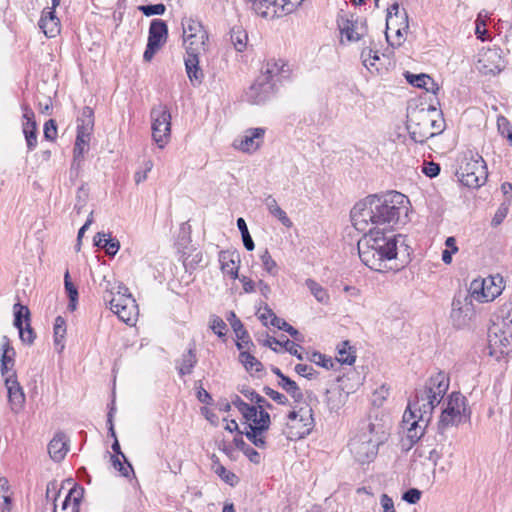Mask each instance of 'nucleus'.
Masks as SVG:
<instances>
[{"label": "nucleus", "mask_w": 512, "mask_h": 512, "mask_svg": "<svg viewBox=\"0 0 512 512\" xmlns=\"http://www.w3.org/2000/svg\"><path fill=\"white\" fill-rule=\"evenodd\" d=\"M426 427L427 425L423 424L419 418L411 422L410 426L407 428V438L411 442V445L417 443L422 438Z\"/></svg>", "instance_id": "39"}, {"label": "nucleus", "mask_w": 512, "mask_h": 512, "mask_svg": "<svg viewBox=\"0 0 512 512\" xmlns=\"http://www.w3.org/2000/svg\"><path fill=\"white\" fill-rule=\"evenodd\" d=\"M0 350L2 352L1 363L13 367L15 363L14 357L16 353L14 348L11 346L10 340L7 336L2 337Z\"/></svg>", "instance_id": "37"}, {"label": "nucleus", "mask_w": 512, "mask_h": 512, "mask_svg": "<svg viewBox=\"0 0 512 512\" xmlns=\"http://www.w3.org/2000/svg\"><path fill=\"white\" fill-rule=\"evenodd\" d=\"M138 10L141 11L145 16L162 15L164 14L166 7L162 3L140 5Z\"/></svg>", "instance_id": "49"}, {"label": "nucleus", "mask_w": 512, "mask_h": 512, "mask_svg": "<svg viewBox=\"0 0 512 512\" xmlns=\"http://www.w3.org/2000/svg\"><path fill=\"white\" fill-rule=\"evenodd\" d=\"M66 334V321L63 317L58 316L54 323V342L56 346H60V350L64 348L63 339Z\"/></svg>", "instance_id": "42"}, {"label": "nucleus", "mask_w": 512, "mask_h": 512, "mask_svg": "<svg viewBox=\"0 0 512 512\" xmlns=\"http://www.w3.org/2000/svg\"><path fill=\"white\" fill-rule=\"evenodd\" d=\"M265 310L271 316L270 325L278 328L279 330L287 332L291 337H293L297 341H303V335L296 328H294L292 325L286 322L284 319L277 317L273 310L267 304H265Z\"/></svg>", "instance_id": "26"}, {"label": "nucleus", "mask_w": 512, "mask_h": 512, "mask_svg": "<svg viewBox=\"0 0 512 512\" xmlns=\"http://www.w3.org/2000/svg\"><path fill=\"white\" fill-rule=\"evenodd\" d=\"M218 260L224 274L229 275L232 279L239 278L240 255L237 251L222 250L219 252Z\"/></svg>", "instance_id": "20"}, {"label": "nucleus", "mask_w": 512, "mask_h": 512, "mask_svg": "<svg viewBox=\"0 0 512 512\" xmlns=\"http://www.w3.org/2000/svg\"><path fill=\"white\" fill-rule=\"evenodd\" d=\"M66 486H70V488L64 501H69L71 505L79 508L84 496V488L79 484L74 483L72 479H67L61 484V488H65Z\"/></svg>", "instance_id": "27"}, {"label": "nucleus", "mask_w": 512, "mask_h": 512, "mask_svg": "<svg viewBox=\"0 0 512 512\" xmlns=\"http://www.w3.org/2000/svg\"><path fill=\"white\" fill-rule=\"evenodd\" d=\"M111 461L113 467L118 470L122 476L128 477L130 472H133L132 465L128 462V460H124L122 462L117 456H111Z\"/></svg>", "instance_id": "51"}, {"label": "nucleus", "mask_w": 512, "mask_h": 512, "mask_svg": "<svg viewBox=\"0 0 512 512\" xmlns=\"http://www.w3.org/2000/svg\"><path fill=\"white\" fill-rule=\"evenodd\" d=\"M182 27L184 39H191L200 34L207 33L201 22L193 18H184L182 20Z\"/></svg>", "instance_id": "32"}, {"label": "nucleus", "mask_w": 512, "mask_h": 512, "mask_svg": "<svg viewBox=\"0 0 512 512\" xmlns=\"http://www.w3.org/2000/svg\"><path fill=\"white\" fill-rule=\"evenodd\" d=\"M232 404L239 410L242 416H246L247 414L254 415V406L244 402L238 395L234 396L232 399Z\"/></svg>", "instance_id": "55"}, {"label": "nucleus", "mask_w": 512, "mask_h": 512, "mask_svg": "<svg viewBox=\"0 0 512 512\" xmlns=\"http://www.w3.org/2000/svg\"><path fill=\"white\" fill-rule=\"evenodd\" d=\"M214 471L225 483L231 486L238 483V477L233 472L227 470L224 466L218 465Z\"/></svg>", "instance_id": "47"}, {"label": "nucleus", "mask_w": 512, "mask_h": 512, "mask_svg": "<svg viewBox=\"0 0 512 512\" xmlns=\"http://www.w3.org/2000/svg\"><path fill=\"white\" fill-rule=\"evenodd\" d=\"M108 301L111 311L124 323L131 325L137 320L138 306L125 286L119 284L117 294Z\"/></svg>", "instance_id": "11"}, {"label": "nucleus", "mask_w": 512, "mask_h": 512, "mask_svg": "<svg viewBox=\"0 0 512 512\" xmlns=\"http://www.w3.org/2000/svg\"><path fill=\"white\" fill-rule=\"evenodd\" d=\"M17 329L19 330V337L23 343H26L28 345L33 344L36 335L30 325V322L26 323L25 327L23 325L21 327H18Z\"/></svg>", "instance_id": "52"}, {"label": "nucleus", "mask_w": 512, "mask_h": 512, "mask_svg": "<svg viewBox=\"0 0 512 512\" xmlns=\"http://www.w3.org/2000/svg\"><path fill=\"white\" fill-rule=\"evenodd\" d=\"M433 115H438L436 108L433 106L413 108L408 111L407 129L410 138L415 143L423 144L429 138L434 137V132L430 128L433 123Z\"/></svg>", "instance_id": "6"}, {"label": "nucleus", "mask_w": 512, "mask_h": 512, "mask_svg": "<svg viewBox=\"0 0 512 512\" xmlns=\"http://www.w3.org/2000/svg\"><path fill=\"white\" fill-rule=\"evenodd\" d=\"M152 121V137L159 148H163L170 139L171 113L164 104L154 106L150 113Z\"/></svg>", "instance_id": "12"}, {"label": "nucleus", "mask_w": 512, "mask_h": 512, "mask_svg": "<svg viewBox=\"0 0 512 512\" xmlns=\"http://www.w3.org/2000/svg\"><path fill=\"white\" fill-rule=\"evenodd\" d=\"M120 248V243L116 238H108L103 243L102 249L106 251L109 256H114Z\"/></svg>", "instance_id": "61"}, {"label": "nucleus", "mask_w": 512, "mask_h": 512, "mask_svg": "<svg viewBox=\"0 0 512 512\" xmlns=\"http://www.w3.org/2000/svg\"><path fill=\"white\" fill-rule=\"evenodd\" d=\"M94 128V111L91 107H83L80 116L77 118V131L91 134Z\"/></svg>", "instance_id": "30"}, {"label": "nucleus", "mask_w": 512, "mask_h": 512, "mask_svg": "<svg viewBox=\"0 0 512 512\" xmlns=\"http://www.w3.org/2000/svg\"><path fill=\"white\" fill-rule=\"evenodd\" d=\"M466 398L460 392H453L446 402L438 421V431H444L452 426H457L466 417Z\"/></svg>", "instance_id": "9"}, {"label": "nucleus", "mask_w": 512, "mask_h": 512, "mask_svg": "<svg viewBox=\"0 0 512 512\" xmlns=\"http://www.w3.org/2000/svg\"><path fill=\"white\" fill-rule=\"evenodd\" d=\"M295 371L300 376H303L307 379H313L316 376V371L313 369L312 366L307 364H297L295 366Z\"/></svg>", "instance_id": "60"}, {"label": "nucleus", "mask_w": 512, "mask_h": 512, "mask_svg": "<svg viewBox=\"0 0 512 512\" xmlns=\"http://www.w3.org/2000/svg\"><path fill=\"white\" fill-rule=\"evenodd\" d=\"M458 181L469 188H479L488 178L487 165L483 157L473 151L464 152L458 158L455 171Z\"/></svg>", "instance_id": "5"}, {"label": "nucleus", "mask_w": 512, "mask_h": 512, "mask_svg": "<svg viewBox=\"0 0 512 512\" xmlns=\"http://www.w3.org/2000/svg\"><path fill=\"white\" fill-rule=\"evenodd\" d=\"M504 279L500 274L474 279L470 283L469 297L480 303L493 301L504 289Z\"/></svg>", "instance_id": "7"}, {"label": "nucleus", "mask_w": 512, "mask_h": 512, "mask_svg": "<svg viewBox=\"0 0 512 512\" xmlns=\"http://www.w3.org/2000/svg\"><path fill=\"white\" fill-rule=\"evenodd\" d=\"M361 58L363 61V64L368 66H374V61L379 60L378 52L372 50L371 48H364L361 52Z\"/></svg>", "instance_id": "56"}, {"label": "nucleus", "mask_w": 512, "mask_h": 512, "mask_svg": "<svg viewBox=\"0 0 512 512\" xmlns=\"http://www.w3.org/2000/svg\"><path fill=\"white\" fill-rule=\"evenodd\" d=\"M449 388V378L443 372L431 376L426 384L415 390L413 399L409 400L413 411L419 412V419L428 425L434 408L441 402Z\"/></svg>", "instance_id": "4"}, {"label": "nucleus", "mask_w": 512, "mask_h": 512, "mask_svg": "<svg viewBox=\"0 0 512 512\" xmlns=\"http://www.w3.org/2000/svg\"><path fill=\"white\" fill-rule=\"evenodd\" d=\"M5 386L7 388L8 400L11 405V409L14 412H18L25 402V395L19 382L17 381L15 372L6 376Z\"/></svg>", "instance_id": "19"}, {"label": "nucleus", "mask_w": 512, "mask_h": 512, "mask_svg": "<svg viewBox=\"0 0 512 512\" xmlns=\"http://www.w3.org/2000/svg\"><path fill=\"white\" fill-rule=\"evenodd\" d=\"M208 40V34H200L191 39H184V43L186 46V54L199 56L201 53L206 50V41Z\"/></svg>", "instance_id": "29"}, {"label": "nucleus", "mask_w": 512, "mask_h": 512, "mask_svg": "<svg viewBox=\"0 0 512 512\" xmlns=\"http://www.w3.org/2000/svg\"><path fill=\"white\" fill-rule=\"evenodd\" d=\"M488 347L490 355L497 358L512 352V318L493 324L488 333Z\"/></svg>", "instance_id": "10"}, {"label": "nucleus", "mask_w": 512, "mask_h": 512, "mask_svg": "<svg viewBox=\"0 0 512 512\" xmlns=\"http://www.w3.org/2000/svg\"><path fill=\"white\" fill-rule=\"evenodd\" d=\"M287 438L301 439L307 436L313 428L312 409L300 408L299 411H291L288 414Z\"/></svg>", "instance_id": "13"}, {"label": "nucleus", "mask_w": 512, "mask_h": 512, "mask_svg": "<svg viewBox=\"0 0 512 512\" xmlns=\"http://www.w3.org/2000/svg\"><path fill=\"white\" fill-rule=\"evenodd\" d=\"M400 14V10H399V4L398 3H394L392 4L388 10H387V18H386V26H387V30H391L393 28V26H396V20L398 18L401 19V16L402 15H399Z\"/></svg>", "instance_id": "50"}, {"label": "nucleus", "mask_w": 512, "mask_h": 512, "mask_svg": "<svg viewBox=\"0 0 512 512\" xmlns=\"http://www.w3.org/2000/svg\"><path fill=\"white\" fill-rule=\"evenodd\" d=\"M168 37V26L164 20L153 19L149 27V35L143 59L151 61L156 52L166 43Z\"/></svg>", "instance_id": "15"}, {"label": "nucleus", "mask_w": 512, "mask_h": 512, "mask_svg": "<svg viewBox=\"0 0 512 512\" xmlns=\"http://www.w3.org/2000/svg\"><path fill=\"white\" fill-rule=\"evenodd\" d=\"M308 360L326 369H331L334 366L332 358L326 357V355L320 352H313Z\"/></svg>", "instance_id": "46"}, {"label": "nucleus", "mask_w": 512, "mask_h": 512, "mask_svg": "<svg viewBox=\"0 0 512 512\" xmlns=\"http://www.w3.org/2000/svg\"><path fill=\"white\" fill-rule=\"evenodd\" d=\"M385 440V433L370 419L361 420L350 438L348 447L355 460L361 464L371 462Z\"/></svg>", "instance_id": "3"}, {"label": "nucleus", "mask_w": 512, "mask_h": 512, "mask_svg": "<svg viewBox=\"0 0 512 512\" xmlns=\"http://www.w3.org/2000/svg\"><path fill=\"white\" fill-rule=\"evenodd\" d=\"M241 393L248 398L251 402L256 404L255 407L258 410H265V408L271 409L272 405L261 395H259L255 390L251 388L242 389Z\"/></svg>", "instance_id": "40"}, {"label": "nucleus", "mask_w": 512, "mask_h": 512, "mask_svg": "<svg viewBox=\"0 0 512 512\" xmlns=\"http://www.w3.org/2000/svg\"><path fill=\"white\" fill-rule=\"evenodd\" d=\"M264 135V128H249L242 136L235 139L234 147L243 152H255L262 144Z\"/></svg>", "instance_id": "18"}, {"label": "nucleus", "mask_w": 512, "mask_h": 512, "mask_svg": "<svg viewBox=\"0 0 512 512\" xmlns=\"http://www.w3.org/2000/svg\"><path fill=\"white\" fill-rule=\"evenodd\" d=\"M114 412H115V407L112 405L108 412V415H107V423L109 425V433L114 438V442L112 444V450L116 455H120L123 458V460H126V456L121 451L120 444L117 440L116 433L114 430V425H113Z\"/></svg>", "instance_id": "44"}, {"label": "nucleus", "mask_w": 512, "mask_h": 512, "mask_svg": "<svg viewBox=\"0 0 512 512\" xmlns=\"http://www.w3.org/2000/svg\"><path fill=\"white\" fill-rule=\"evenodd\" d=\"M68 452V441L63 432H57L48 444V453L55 462L62 461Z\"/></svg>", "instance_id": "24"}, {"label": "nucleus", "mask_w": 512, "mask_h": 512, "mask_svg": "<svg viewBox=\"0 0 512 512\" xmlns=\"http://www.w3.org/2000/svg\"><path fill=\"white\" fill-rule=\"evenodd\" d=\"M281 61L269 60L262 70L260 76H269V80L273 81L274 77L277 76L282 68Z\"/></svg>", "instance_id": "45"}, {"label": "nucleus", "mask_w": 512, "mask_h": 512, "mask_svg": "<svg viewBox=\"0 0 512 512\" xmlns=\"http://www.w3.org/2000/svg\"><path fill=\"white\" fill-rule=\"evenodd\" d=\"M254 415L243 416L246 420L244 435L258 448L266 447L265 432L271 424L270 414L254 406Z\"/></svg>", "instance_id": "8"}, {"label": "nucleus", "mask_w": 512, "mask_h": 512, "mask_svg": "<svg viewBox=\"0 0 512 512\" xmlns=\"http://www.w3.org/2000/svg\"><path fill=\"white\" fill-rule=\"evenodd\" d=\"M24 320L30 322V311L27 306L16 303L14 305V326L16 328L23 326Z\"/></svg>", "instance_id": "43"}, {"label": "nucleus", "mask_w": 512, "mask_h": 512, "mask_svg": "<svg viewBox=\"0 0 512 512\" xmlns=\"http://www.w3.org/2000/svg\"><path fill=\"white\" fill-rule=\"evenodd\" d=\"M509 210V205L506 203H502L497 211L495 212L494 217L492 218L491 225L494 227L499 226L503 220L506 218Z\"/></svg>", "instance_id": "58"}, {"label": "nucleus", "mask_w": 512, "mask_h": 512, "mask_svg": "<svg viewBox=\"0 0 512 512\" xmlns=\"http://www.w3.org/2000/svg\"><path fill=\"white\" fill-rule=\"evenodd\" d=\"M337 25L341 34L345 35L350 42L359 41L366 35L368 30L365 18L348 13L338 15Z\"/></svg>", "instance_id": "14"}, {"label": "nucleus", "mask_w": 512, "mask_h": 512, "mask_svg": "<svg viewBox=\"0 0 512 512\" xmlns=\"http://www.w3.org/2000/svg\"><path fill=\"white\" fill-rule=\"evenodd\" d=\"M408 198L397 191L369 195L357 202L351 210V221L356 230L390 232L407 216Z\"/></svg>", "instance_id": "1"}, {"label": "nucleus", "mask_w": 512, "mask_h": 512, "mask_svg": "<svg viewBox=\"0 0 512 512\" xmlns=\"http://www.w3.org/2000/svg\"><path fill=\"white\" fill-rule=\"evenodd\" d=\"M306 286L310 290L311 294L316 298V300L322 304H327L329 302V294L319 283H317L313 279L306 280Z\"/></svg>", "instance_id": "38"}, {"label": "nucleus", "mask_w": 512, "mask_h": 512, "mask_svg": "<svg viewBox=\"0 0 512 512\" xmlns=\"http://www.w3.org/2000/svg\"><path fill=\"white\" fill-rule=\"evenodd\" d=\"M185 68L191 84L199 86L204 79V73L199 67V56H196V54L187 55L185 57Z\"/></svg>", "instance_id": "25"}, {"label": "nucleus", "mask_w": 512, "mask_h": 512, "mask_svg": "<svg viewBox=\"0 0 512 512\" xmlns=\"http://www.w3.org/2000/svg\"><path fill=\"white\" fill-rule=\"evenodd\" d=\"M357 248L361 261L372 270L383 272L393 269L389 263L397 258L398 243L403 244V236L390 232L372 230L362 232Z\"/></svg>", "instance_id": "2"}, {"label": "nucleus", "mask_w": 512, "mask_h": 512, "mask_svg": "<svg viewBox=\"0 0 512 512\" xmlns=\"http://www.w3.org/2000/svg\"><path fill=\"white\" fill-rule=\"evenodd\" d=\"M196 364H197V357L195 354V349L189 348L187 353L183 354V356H182L181 364L178 368L179 374L181 376L191 374L192 370Z\"/></svg>", "instance_id": "34"}, {"label": "nucleus", "mask_w": 512, "mask_h": 512, "mask_svg": "<svg viewBox=\"0 0 512 512\" xmlns=\"http://www.w3.org/2000/svg\"><path fill=\"white\" fill-rule=\"evenodd\" d=\"M260 259H261V262H262V265H263V268L271 275H276L278 270H277V264L276 262L272 259L269 251L267 249H265L263 251V253L260 255Z\"/></svg>", "instance_id": "48"}, {"label": "nucleus", "mask_w": 512, "mask_h": 512, "mask_svg": "<svg viewBox=\"0 0 512 512\" xmlns=\"http://www.w3.org/2000/svg\"><path fill=\"white\" fill-rule=\"evenodd\" d=\"M253 4V8L256 11L257 14L261 15L262 17H267L268 12L266 11L271 4H275L276 0H248Z\"/></svg>", "instance_id": "53"}, {"label": "nucleus", "mask_w": 512, "mask_h": 512, "mask_svg": "<svg viewBox=\"0 0 512 512\" xmlns=\"http://www.w3.org/2000/svg\"><path fill=\"white\" fill-rule=\"evenodd\" d=\"M44 137L53 141L57 137V125L55 120L50 119L44 124Z\"/></svg>", "instance_id": "59"}, {"label": "nucleus", "mask_w": 512, "mask_h": 512, "mask_svg": "<svg viewBox=\"0 0 512 512\" xmlns=\"http://www.w3.org/2000/svg\"><path fill=\"white\" fill-rule=\"evenodd\" d=\"M480 70L484 74H498L503 69V61L496 50H488L479 59Z\"/></svg>", "instance_id": "22"}, {"label": "nucleus", "mask_w": 512, "mask_h": 512, "mask_svg": "<svg viewBox=\"0 0 512 512\" xmlns=\"http://www.w3.org/2000/svg\"><path fill=\"white\" fill-rule=\"evenodd\" d=\"M38 25L49 38L55 37L60 33V20L53 10H43Z\"/></svg>", "instance_id": "23"}, {"label": "nucleus", "mask_w": 512, "mask_h": 512, "mask_svg": "<svg viewBox=\"0 0 512 512\" xmlns=\"http://www.w3.org/2000/svg\"><path fill=\"white\" fill-rule=\"evenodd\" d=\"M421 498V492L416 488H410L402 495V499L409 504H416Z\"/></svg>", "instance_id": "63"}, {"label": "nucleus", "mask_w": 512, "mask_h": 512, "mask_svg": "<svg viewBox=\"0 0 512 512\" xmlns=\"http://www.w3.org/2000/svg\"><path fill=\"white\" fill-rule=\"evenodd\" d=\"M264 202L269 213L276 217L282 223V225H284L287 228H290L292 226V221L287 216L286 212L281 209V207L278 205L276 199L273 196L269 195Z\"/></svg>", "instance_id": "28"}, {"label": "nucleus", "mask_w": 512, "mask_h": 512, "mask_svg": "<svg viewBox=\"0 0 512 512\" xmlns=\"http://www.w3.org/2000/svg\"><path fill=\"white\" fill-rule=\"evenodd\" d=\"M230 40L236 51L243 52L247 46L248 34L241 26H234L230 30Z\"/></svg>", "instance_id": "33"}, {"label": "nucleus", "mask_w": 512, "mask_h": 512, "mask_svg": "<svg viewBox=\"0 0 512 512\" xmlns=\"http://www.w3.org/2000/svg\"><path fill=\"white\" fill-rule=\"evenodd\" d=\"M275 93V83L269 76H259L246 92L247 101L252 104H262Z\"/></svg>", "instance_id": "17"}, {"label": "nucleus", "mask_w": 512, "mask_h": 512, "mask_svg": "<svg viewBox=\"0 0 512 512\" xmlns=\"http://www.w3.org/2000/svg\"><path fill=\"white\" fill-rule=\"evenodd\" d=\"M405 76H406V80L408 81V83L413 85L414 87L424 88L427 91H433L435 93L434 86H436V84L434 83L433 79L429 75H427V74H412V73L407 72Z\"/></svg>", "instance_id": "31"}, {"label": "nucleus", "mask_w": 512, "mask_h": 512, "mask_svg": "<svg viewBox=\"0 0 512 512\" xmlns=\"http://www.w3.org/2000/svg\"><path fill=\"white\" fill-rule=\"evenodd\" d=\"M91 134L83 131H77L75 146H74V158L78 159L83 156L86 151V147L89 144Z\"/></svg>", "instance_id": "41"}, {"label": "nucleus", "mask_w": 512, "mask_h": 512, "mask_svg": "<svg viewBox=\"0 0 512 512\" xmlns=\"http://www.w3.org/2000/svg\"><path fill=\"white\" fill-rule=\"evenodd\" d=\"M474 315L475 309L472 298L468 295L454 297L450 313V319L454 327L464 328L468 326Z\"/></svg>", "instance_id": "16"}, {"label": "nucleus", "mask_w": 512, "mask_h": 512, "mask_svg": "<svg viewBox=\"0 0 512 512\" xmlns=\"http://www.w3.org/2000/svg\"><path fill=\"white\" fill-rule=\"evenodd\" d=\"M227 325L220 317H214L211 321V329L218 337L222 338L225 336L224 330Z\"/></svg>", "instance_id": "62"}, {"label": "nucleus", "mask_w": 512, "mask_h": 512, "mask_svg": "<svg viewBox=\"0 0 512 512\" xmlns=\"http://www.w3.org/2000/svg\"><path fill=\"white\" fill-rule=\"evenodd\" d=\"M263 392L267 396H269L273 401H275L276 403H278L280 405H287L289 403L288 398L284 394H282L268 386L263 388Z\"/></svg>", "instance_id": "57"}, {"label": "nucleus", "mask_w": 512, "mask_h": 512, "mask_svg": "<svg viewBox=\"0 0 512 512\" xmlns=\"http://www.w3.org/2000/svg\"><path fill=\"white\" fill-rule=\"evenodd\" d=\"M422 172L429 178H434L440 173V165L435 162H426L422 168Z\"/></svg>", "instance_id": "64"}, {"label": "nucleus", "mask_w": 512, "mask_h": 512, "mask_svg": "<svg viewBox=\"0 0 512 512\" xmlns=\"http://www.w3.org/2000/svg\"><path fill=\"white\" fill-rule=\"evenodd\" d=\"M23 118L26 120L23 123V133L25 135V139L27 142V148L29 151H32L37 146V132H36V122L34 120V112L27 106L23 107Z\"/></svg>", "instance_id": "21"}, {"label": "nucleus", "mask_w": 512, "mask_h": 512, "mask_svg": "<svg viewBox=\"0 0 512 512\" xmlns=\"http://www.w3.org/2000/svg\"><path fill=\"white\" fill-rule=\"evenodd\" d=\"M64 286H65L67 295L69 297L68 307L70 310L73 311L76 309V304H77V300H78V290H77L76 286L71 281H66Z\"/></svg>", "instance_id": "54"}, {"label": "nucleus", "mask_w": 512, "mask_h": 512, "mask_svg": "<svg viewBox=\"0 0 512 512\" xmlns=\"http://www.w3.org/2000/svg\"><path fill=\"white\" fill-rule=\"evenodd\" d=\"M239 361L244 365L245 369L252 373L261 372L263 370V364L255 358L248 351H242L239 354Z\"/></svg>", "instance_id": "36"}, {"label": "nucleus", "mask_w": 512, "mask_h": 512, "mask_svg": "<svg viewBox=\"0 0 512 512\" xmlns=\"http://www.w3.org/2000/svg\"><path fill=\"white\" fill-rule=\"evenodd\" d=\"M279 386L285 390L295 402H301L303 400V393L299 386L288 376L283 377V380L279 381Z\"/></svg>", "instance_id": "35"}]
</instances>
